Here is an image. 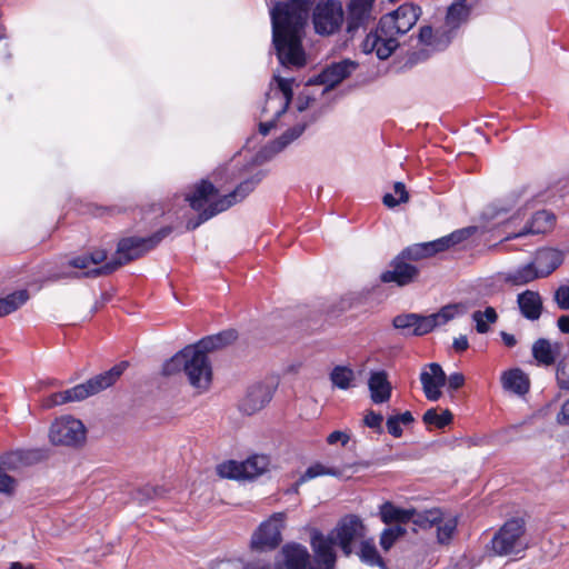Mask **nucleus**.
<instances>
[{
  "mask_svg": "<svg viewBox=\"0 0 569 569\" xmlns=\"http://www.w3.org/2000/svg\"><path fill=\"white\" fill-rule=\"evenodd\" d=\"M316 0L277 1L270 9L272 44L283 67H303L302 39Z\"/></svg>",
  "mask_w": 569,
  "mask_h": 569,
  "instance_id": "nucleus-1",
  "label": "nucleus"
},
{
  "mask_svg": "<svg viewBox=\"0 0 569 569\" xmlns=\"http://www.w3.org/2000/svg\"><path fill=\"white\" fill-rule=\"evenodd\" d=\"M172 232V227L164 226L158 229L150 236L147 237H126L119 240L116 250V257L111 258L109 261L100 264L99 267L88 269L81 273L77 272H63L60 274L53 276V279H62V278H98L101 276H108L113 273L120 267L139 259L150 250L154 249L164 238H167Z\"/></svg>",
  "mask_w": 569,
  "mask_h": 569,
  "instance_id": "nucleus-2",
  "label": "nucleus"
},
{
  "mask_svg": "<svg viewBox=\"0 0 569 569\" xmlns=\"http://www.w3.org/2000/svg\"><path fill=\"white\" fill-rule=\"evenodd\" d=\"M529 548L527 522L523 517H511L493 533L485 546L489 557H512L521 559Z\"/></svg>",
  "mask_w": 569,
  "mask_h": 569,
  "instance_id": "nucleus-3",
  "label": "nucleus"
},
{
  "mask_svg": "<svg viewBox=\"0 0 569 569\" xmlns=\"http://www.w3.org/2000/svg\"><path fill=\"white\" fill-rule=\"evenodd\" d=\"M129 366V361L122 360L109 370L96 375L83 383H79L67 390L53 392L47 399V406H60L68 402L81 401L90 396H94L113 386Z\"/></svg>",
  "mask_w": 569,
  "mask_h": 569,
  "instance_id": "nucleus-4",
  "label": "nucleus"
},
{
  "mask_svg": "<svg viewBox=\"0 0 569 569\" xmlns=\"http://www.w3.org/2000/svg\"><path fill=\"white\" fill-rule=\"evenodd\" d=\"M267 174L268 171L264 169H258L252 172L249 177L241 180L232 191L211 201L209 208L203 210L194 220H188L187 229L194 230L212 217L244 200L267 177Z\"/></svg>",
  "mask_w": 569,
  "mask_h": 569,
  "instance_id": "nucleus-5",
  "label": "nucleus"
},
{
  "mask_svg": "<svg viewBox=\"0 0 569 569\" xmlns=\"http://www.w3.org/2000/svg\"><path fill=\"white\" fill-rule=\"evenodd\" d=\"M405 33L392 12L383 14L376 27L371 30L361 43L362 52L366 54L375 52L380 60L388 59L399 47L398 37Z\"/></svg>",
  "mask_w": 569,
  "mask_h": 569,
  "instance_id": "nucleus-6",
  "label": "nucleus"
},
{
  "mask_svg": "<svg viewBox=\"0 0 569 569\" xmlns=\"http://www.w3.org/2000/svg\"><path fill=\"white\" fill-rule=\"evenodd\" d=\"M312 567L308 548L290 541L281 546L273 563L253 560L246 562L242 569H312Z\"/></svg>",
  "mask_w": 569,
  "mask_h": 569,
  "instance_id": "nucleus-7",
  "label": "nucleus"
},
{
  "mask_svg": "<svg viewBox=\"0 0 569 569\" xmlns=\"http://www.w3.org/2000/svg\"><path fill=\"white\" fill-rule=\"evenodd\" d=\"M310 12L313 30L321 37L338 33L345 23V10L339 0H316Z\"/></svg>",
  "mask_w": 569,
  "mask_h": 569,
  "instance_id": "nucleus-8",
  "label": "nucleus"
},
{
  "mask_svg": "<svg viewBox=\"0 0 569 569\" xmlns=\"http://www.w3.org/2000/svg\"><path fill=\"white\" fill-rule=\"evenodd\" d=\"M286 512H273L260 522L250 538V549L263 553L277 550L282 543V531L286 527Z\"/></svg>",
  "mask_w": 569,
  "mask_h": 569,
  "instance_id": "nucleus-9",
  "label": "nucleus"
},
{
  "mask_svg": "<svg viewBox=\"0 0 569 569\" xmlns=\"http://www.w3.org/2000/svg\"><path fill=\"white\" fill-rule=\"evenodd\" d=\"M188 348L190 350L184 361L183 372L192 387L207 390L212 380V368L208 353L196 347V343L189 345Z\"/></svg>",
  "mask_w": 569,
  "mask_h": 569,
  "instance_id": "nucleus-10",
  "label": "nucleus"
},
{
  "mask_svg": "<svg viewBox=\"0 0 569 569\" xmlns=\"http://www.w3.org/2000/svg\"><path fill=\"white\" fill-rule=\"evenodd\" d=\"M331 533L346 557L353 553V542L362 539L366 535V527L362 519L353 513L341 517Z\"/></svg>",
  "mask_w": 569,
  "mask_h": 569,
  "instance_id": "nucleus-11",
  "label": "nucleus"
},
{
  "mask_svg": "<svg viewBox=\"0 0 569 569\" xmlns=\"http://www.w3.org/2000/svg\"><path fill=\"white\" fill-rule=\"evenodd\" d=\"M49 438L56 446H78L86 439V428L81 420L64 416L52 422Z\"/></svg>",
  "mask_w": 569,
  "mask_h": 569,
  "instance_id": "nucleus-12",
  "label": "nucleus"
},
{
  "mask_svg": "<svg viewBox=\"0 0 569 569\" xmlns=\"http://www.w3.org/2000/svg\"><path fill=\"white\" fill-rule=\"evenodd\" d=\"M359 67V63L349 58L335 61L325 67L318 74L311 77L307 81V86L321 84L325 86L323 93L332 90L345 79L349 78Z\"/></svg>",
  "mask_w": 569,
  "mask_h": 569,
  "instance_id": "nucleus-13",
  "label": "nucleus"
},
{
  "mask_svg": "<svg viewBox=\"0 0 569 569\" xmlns=\"http://www.w3.org/2000/svg\"><path fill=\"white\" fill-rule=\"evenodd\" d=\"M310 546L315 555L312 569H335L337 542L331 531L325 535L321 530L313 528L310 532Z\"/></svg>",
  "mask_w": 569,
  "mask_h": 569,
  "instance_id": "nucleus-14",
  "label": "nucleus"
},
{
  "mask_svg": "<svg viewBox=\"0 0 569 569\" xmlns=\"http://www.w3.org/2000/svg\"><path fill=\"white\" fill-rule=\"evenodd\" d=\"M373 6L366 0H349L345 13V30L349 38H355L360 30L365 31L375 20Z\"/></svg>",
  "mask_w": 569,
  "mask_h": 569,
  "instance_id": "nucleus-15",
  "label": "nucleus"
},
{
  "mask_svg": "<svg viewBox=\"0 0 569 569\" xmlns=\"http://www.w3.org/2000/svg\"><path fill=\"white\" fill-rule=\"evenodd\" d=\"M277 386L257 382L248 387L244 397L239 402V410L251 416L263 409L273 398Z\"/></svg>",
  "mask_w": 569,
  "mask_h": 569,
  "instance_id": "nucleus-16",
  "label": "nucleus"
},
{
  "mask_svg": "<svg viewBox=\"0 0 569 569\" xmlns=\"http://www.w3.org/2000/svg\"><path fill=\"white\" fill-rule=\"evenodd\" d=\"M274 80L277 81V90L270 91L266 94V104L262 108V113L268 112L269 110L276 108V118H280L283 113L287 112L292 98V82L293 79L282 78L280 76H274Z\"/></svg>",
  "mask_w": 569,
  "mask_h": 569,
  "instance_id": "nucleus-17",
  "label": "nucleus"
},
{
  "mask_svg": "<svg viewBox=\"0 0 569 569\" xmlns=\"http://www.w3.org/2000/svg\"><path fill=\"white\" fill-rule=\"evenodd\" d=\"M319 118V114H312L309 121L299 122L295 126L288 128L280 137L270 141L267 146H264L258 157L269 160L273 158L279 152L283 151L288 146H290L293 141L302 136L307 127L313 122H316Z\"/></svg>",
  "mask_w": 569,
  "mask_h": 569,
  "instance_id": "nucleus-18",
  "label": "nucleus"
},
{
  "mask_svg": "<svg viewBox=\"0 0 569 569\" xmlns=\"http://www.w3.org/2000/svg\"><path fill=\"white\" fill-rule=\"evenodd\" d=\"M392 269L383 271L380 280L385 283L393 282L399 287L412 283L419 276V269L411 263L402 254H398L391 261Z\"/></svg>",
  "mask_w": 569,
  "mask_h": 569,
  "instance_id": "nucleus-19",
  "label": "nucleus"
},
{
  "mask_svg": "<svg viewBox=\"0 0 569 569\" xmlns=\"http://www.w3.org/2000/svg\"><path fill=\"white\" fill-rule=\"evenodd\" d=\"M420 373V382L426 398L438 401L441 397L440 388L446 385V373L438 362H430Z\"/></svg>",
  "mask_w": 569,
  "mask_h": 569,
  "instance_id": "nucleus-20",
  "label": "nucleus"
},
{
  "mask_svg": "<svg viewBox=\"0 0 569 569\" xmlns=\"http://www.w3.org/2000/svg\"><path fill=\"white\" fill-rule=\"evenodd\" d=\"M470 8L468 6H460L459 3H451L448 7L445 18V26L437 29L438 36H446L443 46L447 47L457 33V30L468 20Z\"/></svg>",
  "mask_w": 569,
  "mask_h": 569,
  "instance_id": "nucleus-21",
  "label": "nucleus"
},
{
  "mask_svg": "<svg viewBox=\"0 0 569 569\" xmlns=\"http://www.w3.org/2000/svg\"><path fill=\"white\" fill-rule=\"evenodd\" d=\"M392 327L405 338L428 335L425 315L416 312L400 313L393 317Z\"/></svg>",
  "mask_w": 569,
  "mask_h": 569,
  "instance_id": "nucleus-22",
  "label": "nucleus"
},
{
  "mask_svg": "<svg viewBox=\"0 0 569 569\" xmlns=\"http://www.w3.org/2000/svg\"><path fill=\"white\" fill-rule=\"evenodd\" d=\"M562 262L563 253L553 248L538 249L532 260L540 278L550 276Z\"/></svg>",
  "mask_w": 569,
  "mask_h": 569,
  "instance_id": "nucleus-23",
  "label": "nucleus"
},
{
  "mask_svg": "<svg viewBox=\"0 0 569 569\" xmlns=\"http://www.w3.org/2000/svg\"><path fill=\"white\" fill-rule=\"evenodd\" d=\"M218 189L216 186L208 179H201L194 187L192 193L186 196V200L189 202L190 207L198 211V216L206 209L209 208L210 198H213L218 194Z\"/></svg>",
  "mask_w": 569,
  "mask_h": 569,
  "instance_id": "nucleus-24",
  "label": "nucleus"
},
{
  "mask_svg": "<svg viewBox=\"0 0 569 569\" xmlns=\"http://www.w3.org/2000/svg\"><path fill=\"white\" fill-rule=\"evenodd\" d=\"M555 220L556 217L551 211L538 210L532 214L531 219L519 232L512 236H508L507 239L520 238L528 234L545 233L552 227Z\"/></svg>",
  "mask_w": 569,
  "mask_h": 569,
  "instance_id": "nucleus-25",
  "label": "nucleus"
},
{
  "mask_svg": "<svg viewBox=\"0 0 569 569\" xmlns=\"http://www.w3.org/2000/svg\"><path fill=\"white\" fill-rule=\"evenodd\" d=\"M368 388L373 403L387 402L391 397L392 387L385 370L372 371L370 373Z\"/></svg>",
  "mask_w": 569,
  "mask_h": 569,
  "instance_id": "nucleus-26",
  "label": "nucleus"
},
{
  "mask_svg": "<svg viewBox=\"0 0 569 569\" xmlns=\"http://www.w3.org/2000/svg\"><path fill=\"white\" fill-rule=\"evenodd\" d=\"M517 303L521 315L530 320L536 321L542 312V299L538 291L525 290L517 296Z\"/></svg>",
  "mask_w": 569,
  "mask_h": 569,
  "instance_id": "nucleus-27",
  "label": "nucleus"
},
{
  "mask_svg": "<svg viewBox=\"0 0 569 569\" xmlns=\"http://www.w3.org/2000/svg\"><path fill=\"white\" fill-rule=\"evenodd\" d=\"M379 517L381 521L388 526L392 523H395V526H403L410 522L415 517V509L401 508L391 501H385L379 507Z\"/></svg>",
  "mask_w": 569,
  "mask_h": 569,
  "instance_id": "nucleus-28",
  "label": "nucleus"
},
{
  "mask_svg": "<svg viewBox=\"0 0 569 569\" xmlns=\"http://www.w3.org/2000/svg\"><path fill=\"white\" fill-rule=\"evenodd\" d=\"M501 383L505 390L520 397L527 395L530 389L528 376L519 368L505 371L501 376Z\"/></svg>",
  "mask_w": 569,
  "mask_h": 569,
  "instance_id": "nucleus-29",
  "label": "nucleus"
},
{
  "mask_svg": "<svg viewBox=\"0 0 569 569\" xmlns=\"http://www.w3.org/2000/svg\"><path fill=\"white\" fill-rule=\"evenodd\" d=\"M463 312L465 307L461 303H449L441 307L439 311L425 316L428 332L430 333L437 327L448 323Z\"/></svg>",
  "mask_w": 569,
  "mask_h": 569,
  "instance_id": "nucleus-30",
  "label": "nucleus"
},
{
  "mask_svg": "<svg viewBox=\"0 0 569 569\" xmlns=\"http://www.w3.org/2000/svg\"><path fill=\"white\" fill-rule=\"evenodd\" d=\"M237 338L238 332L234 329L222 330L216 335L201 338L196 342V347L209 353L232 343Z\"/></svg>",
  "mask_w": 569,
  "mask_h": 569,
  "instance_id": "nucleus-31",
  "label": "nucleus"
},
{
  "mask_svg": "<svg viewBox=\"0 0 569 569\" xmlns=\"http://www.w3.org/2000/svg\"><path fill=\"white\" fill-rule=\"evenodd\" d=\"M391 12L393 17L396 16L397 21L400 24V30L406 34L415 27L422 13V10L418 4L403 3Z\"/></svg>",
  "mask_w": 569,
  "mask_h": 569,
  "instance_id": "nucleus-32",
  "label": "nucleus"
},
{
  "mask_svg": "<svg viewBox=\"0 0 569 569\" xmlns=\"http://www.w3.org/2000/svg\"><path fill=\"white\" fill-rule=\"evenodd\" d=\"M539 274L536 270L535 263L532 261L519 266L513 270H510L505 273V281L511 286L520 287L525 286L536 279H539Z\"/></svg>",
  "mask_w": 569,
  "mask_h": 569,
  "instance_id": "nucleus-33",
  "label": "nucleus"
},
{
  "mask_svg": "<svg viewBox=\"0 0 569 569\" xmlns=\"http://www.w3.org/2000/svg\"><path fill=\"white\" fill-rule=\"evenodd\" d=\"M559 343L551 342L546 338H539L532 345V356L538 361V363L543 366H551L555 363L557 355L559 353Z\"/></svg>",
  "mask_w": 569,
  "mask_h": 569,
  "instance_id": "nucleus-34",
  "label": "nucleus"
},
{
  "mask_svg": "<svg viewBox=\"0 0 569 569\" xmlns=\"http://www.w3.org/2000/svg\"><path fill=\"white\" fill-rule=\"evenodd\" d=\"M270 465V459L267 455H252L244 461H241L243 471V480H252L263 475Z\"/></svg>",
  "mask_w": 569,
  "mask_h": 569,
  "instance_id": "nucleus-35",
  "label": "nucleus"
},
{
  "mask_svg": "<svg viewBox=\"0 0 569 569\" xmlns=\"http://www.w3.org/2000/svg\"><path fill=\"white\" fill-rule=\"evenodd\" d=\"M38 456L37 451L16 450L2 453V470L18 469L29 465Z\"/></svg>",
  "mask_w": 569,
  "mask_h": 569,
  "instance_id": "nucleus-36",
  "label": "nucleus"
},
{
  "mask_svg": "<svg viewBox=\"0 0 569 569\" xmlns=\"http://www.w3.org/2000/svg\"><path fill=\"white\" fill-rule=\"evenodd\" d=\"M358 556L360 561L367 566L386 568L385 560L371 540H361Z\"/></svg>",
  "mask_w": 569,
  "mask_h": 569,
  "instance_id": "nucleus-37",
  "label": "nucleus"
},
{
  "mask_svg": "<svg viewBox=\"0 0 569 569\" xmlns=\"http://www.w3.org/2000/svg\"><path fill=\"white\" fill-rule=\"evenodd\" d=\"M29 299L30 293L27 289H19L2 297V317L17 311L26 305Z\"/></svg>",
  "mask_w": 569,
  "mask_h": 569,
  "instance_id": "nucleus-38",
  "label": "nucleus"
},
{
  "mask_svg": "<svg viewBox=\"0 0 569 569\" xmlns=\"http://www.w3.org/2000/svg\"><path fill=\"white\" fill-rule=\"evenodd\" d=\"M471 319L476 323V330L478 333H487L490 330L489 325L496 323L498 320V313L493 307H486L483 311L477 310L471 315Z\"/></svg>",
  "mask_w": 569,
  "mask_h": 569,
  "instance_id": "nucleus-39",
  "label": "nucleus"
},
{
  "mask_svg": "<svg viewBox=\"0 0 569 569\" xmlns=\"http://www.w3.org/2000/svg\"><path fill=\"white\" fill-rule=\"evenodd\" d=\"M329 378L333 387L340 390H347L351 387L355 372L348 366H336L331 370Z\"/></svg>",
  "mask_w": 569,
  "mask_h": 569,
  "instance_id": "nucleus-40",
  "label": "nucleus"
},
{
  "mask_svg": "<svg viewBox=\"0 0 569 569\" xmlns=\"http://www.w3.org/2000/svg\"><path fill=\"white\" fill-rule=\"evenodd\" d=\"M442 516L443 513L439 508L427 509L421 512H417L415 510V517L411 521L422 529H429L435 525L440 523Z\"/></svg>",
  "mask_w": 569,
  "mask_h": 569,
  "instance_id": "nucleus-41",
  "label": "nucleus"
},
{
  "mask_svg": "<svg viewBox=\"0 0 569 569\" xmlns=\"http://www.w3.org/2000/svg\"><path fill=\"white\" fill-rule=\"evenodd\" d=\"M512 206H506L500 201L487 206L481 212V219L487 222L497 221L500 223L507 219V214L511 211Z\"/></svg>",
  "mask_w": 569,
  "mask_h": 569,
  "instance_id": "nucleus-42",
  "label": "nucleus"
},
{
  "mask_svg": "<svg viewBox=\"0 0 569 569\" xmlns=\"http://www.w3.org/2000/svg\"><path fill=\"white\" fill-rule=\"evenodd\" d=\"M453 420V415L449 409H445L442 413H438L436 408L428 409L423 416L422 421L426 425H433L438 429H443L449 426Z\"/></svg>",
  "mask_w": 569,
  "mask_h": 569,
  "instance_id": "nucleus-43",
  "label": "nucleus"
},
{
  "mask_svg": "<svg viewBox=\"0 0 569 569\" xmlns=\"http://www.w3.org/2000/svg\"><path fill=\"white\" fill-rule=\"evenodd\" d=\"M190 348L186 346L180 351L174 353L169 360H167L162 366V375L163 376H172L180 371H184V361L188 357Z\"/></svg>",
  "mask_w": 569,
  "mask_h": 569,
  "instance_id": "nucleus-44",
  "label": "nucleus"
},
{
  "mask_svg": "<svg viewBox=\"0 0 569 569\" xmlns=\"http://www.w3.org/2000/svg\"><path fill=\"white\" fill-rule=\"evenodd\" d=\"M437 542L440 545H449L458 528V517H451L446 521L437 523Z\"/></svg>",
  "mask_w": 569,
  "mask_h": 569,
  "instance_id": "nucleus-45",
  "label": "nucleus"
},
{
  "mask_svg": "<svg viewBox=\"0 0 569 569\" xmlns=\"http://www.w3.org/2000/svg\"><path fill=\"white\" fill-rule=\"evenodd\" d=\"M406 533L407 529L403 526H389L382 530L379 543L385 551H388Z\"/></svg>",
  "mask_w": 569,
  "mask_h": 569,
  "instance_id": "nucleus-46",
  "label": "nucleus"
},
{
  "mask_svg": "<svg viewBox=\"0 0 569 569\" xmlns=\"http://www.w3.org/2000/svg\"><path fill=\"white\" fill-rule=\"evenodd\" d=\"M217 471L221 478L226 479L243 480L244 476L241 462H238L236 460H228L218 465Z\"/></svg>",
  "mask_w": 569,
  "mask_h": 569,
  "instance_id": "nucleus-47",
  "label": "nucleus"
},
{
  "mask_svg": "<svg viewBox=\"0 0 569 569\" xmlns=\"http://www.w3.org/2000/svg\"><path fill=\"white\" fill-rule=\"evenodd\" d=\"M419 40L420 42L429 46H433L438 49L446 48L443 46V40L446 39V36H438L437 37V30L433 32L432 27L430 26H423L419 30Z\"/></svg>",
  "mask_w": 569,
  "mask_h": 569,
  "instance_id": "nucleus-48",
  "label": "nucleus"
},
{
  "mask_svg": "<svg viewBox=\"0 0 569 569\" xmlns=\"http://www.w3.org/2000/svg\"><path fill=\"white\" fill-rule=\"evenodd\" d=\"M557 385L561 390H569V357L559 360L556 370Z\"/></svg>",
  "mask_w": 569,
  "mask_h": 569,
  "instance_id": "nucleus-49",
  "label": "nucleus"
},
{
  "mask_svg": "<svg viewBox=\"0 0 569 569\" xmlns=\"http://www.w3.org/2000/svg\"><path fill=\"white\" fill-rule=\"evenodd\" d=\"M476 231L475 227L461 228L445 236L449 249L469 239Z\"/></svg>",
  "mask_w": 569,
  "mask_h": 569,
  "instance_id": "nucleus-50",
  "label": "nucleus"
},
{
  "mask_svg": "<svg viewBox=\"0 0 569 569\" xmlns=\"http://www.w3.org/2000/svg\"><path fill=\"white\" fill-rule=\"evenodd\" d=\"M383 416L380 412H376L372 409L367 410L363 417V425L370 429H372L376 433L382 435L385 432L383 427Z\"/></svg>",
  "mask_w": 569,
  "mask_h": 569,
  "instance_id": "nucleus-51",
  "label": "nucleus"
},
{
  "mask_svg": "<svg viewBox=\"0 0 569 569\" xmlns=\"http://www.w3.org/2000/svg\"><path fill=\"white\" fill-rule=\"evenodd\" d=\"M400 254H402L407 260L415 261L429 257L425 242L408 246L401 250Z\"/></svg>",
  "mask_w": 569,
  "mask_h": 569,
  "instance_id": "nucleus-52",
  "label": "nucleus"
},
{
  "mask_svg": "<svg viewBox=\"0 0 569 569\" xmlns=\"http://www.w3.org/2000/svg\"><path fill=\"white\" fill-rule=\"evenodd\" d=\"M553 300L560 310H569V284L559 286L553 292Z\"/></svg>",
  "mask_w": 569,
  "mask_h": 569,
  "instance_id": "nucleus-53",
  "label": "nucleus"
},
{
  "mask_svg": "<svg viewBox=\"0 0 569 569\" xmlns=\"http://www.w3.org/2000/svg\"><path fill=\"white\" fill-rule=\"evenodd\" d=\"M327 471V467L320 462H316L309 466L306 471L300 476V482H307L311 479H315L320 476H325Z\"/></svg>",
  "mask_w": 569,
  "mask_h": 569,
  "instance_id": "nucleus-54",
  "label": "nucleus"
},
{
  "mask_svg": "<svg viewBox=\"0 0 569 569\" xmlns=\"http://www.w3.org/2000/svg\"><path fill=\"white\" fill-rule=\"evenodd\" d=\"M466 382L465 376L461 372H452L446 376L447 391L452 393L463 387Z\"/></svg>",
  "mask_w": 569,
  "mask_h": 569,
  "instance_id": "nucleus-55",
  "label": "nucleus"
},
{
  "mask_svg": "<svg viewBox=\"0 0 569 569\" xmlns=\"http://www.w3.org/2000/svg\"><path fill=\"white\" fill-rule=\"evenodd\" d=\"M425 244L428 250L429 257H432L436 253L443 252L449 249L445 236L436 240L425 242Z\"/></svg>",
  "mask_w": 569,
  "mask_h": 569,
  "instance_id": "nucleus-56",
  "label": "nucleus"
},
{
  "mask_svg": "<svg viewBox=\"0 0 569 569\" xmlns=\"http://www.w3.org/2000/svg\"><path fill=\"white\" fill-rule=\"evenodd\" d=\"M350 441V435L346 431L335 430L327 437V442L329 445H336L338 442L341 443L342 447H346Z\"/></svg>",
  "mask_w": 569,
  "mask_h": 569,
  "instance_id": "nucleus-57",
  "label": "nucleus"
},
{
  "mask_svg": "<svg viewBox=\"0 0 569 569\" xmlns=\"http://www.w3.org/2000/svg\"><path fill=\"white\" fill-rule=\"evenodd\" d=\"M386 426H387L388 432L392 437L400 438L402 436L403 430L401 428V423H400V421L398 420V418L395 415L393 416H389L387 418Z\"/></svg>",
  "mask_w": 569,
  "mask_h": 569,
  "instance_id": "nucleus-58",
  "label": "nucleus"
},
{
  "mask_svg": "<svg viewBox=\"0 0 569 569\" xmlns=\"http://www.w3.org/2000/svg\"><path fill=\"white\" fill-rule=\"evenodd\" d=\"M17 486V480L7 475L6 472H2V495H11Z\"/></svg>",
  "mask_w": 569,
  "mask_h": 569,
  "instance_id": "nucleus-59",
  "label": "nucleus"
},
{
  "mask_svg": "<svg viewBox=\"0 0 569 569\" xmlns=\"http://www.w3.org/2000/svg\"><path fill=\"white\" fill-rule=\"evenodd\" d=\"M315 100L316 99L309 94L300 93L296 100V108L298 112L306 111Z\"/></svg>",
  "mask_w": 569,
  "mask_h": 569,
  "instance_id": "nucleus-60",
  "label": "nucleus"
},
{
  "mask_svg": "<svg viewBox=\"0 0 569 569\" xmlns=\"http://www.w3.org/2000/svg\"><path fill=\"white\" fill-rule=\"evenodd\" d=\"M87 254L90 263L93 264L102 263L108 257V252L106 249H96Z\"/></svg>",
  "mask_w": 569,
  "mask_h": 569,
  "instance_id": "nucleus-61",
  "label": "nucleus"
},
{
  "mask_svg": "<svg viewBox=\"0 0 569 569\" xmlns=\"http://www.w3.org/2000/svg\"><path fill=\"white\" fill-rule=\"evenodd\" d=\"M68 264L76 269H88L90 261L88 254L77 256L68 261Z\"/></svg>",
  "mask_w": 569,
  "mask_h": 569,
  "instance_id": "nucleus-62",
  "label": "nucleus"
},
{
  "mask_svg": "<svg viewBox=\"0 0 569 569\" xmlns=\"http://www.w3.org/2000/svg\"><path fill=\"white\" fill-rule=\"evenodd\" d=\"M557 421L560 425L569 426V398L561 405L557 415Z\"/></svg>",
  "mask_w": 569,
  "mask_h": 569,
  "instance_id": "nucleus-63",
  "label": "nucleus"
},
{
  "mask_svg": "<svg viewBox=\"0 0 569 569\" xmlns=\"http://www.w3.org/2000/svg\"><path fill=\"white\" fill-rule=\"evenodd\" d=\"M468 347H469V342H468V339L466 336L461 335L458 338H455L452 348L457 352H463L468 349Z\"/></svg>",
  "mask_w": 569,
  "mask_h": 569,
  "instance_id": "nucleus-64",
  "label": "nucleus"
}]
</instances>
